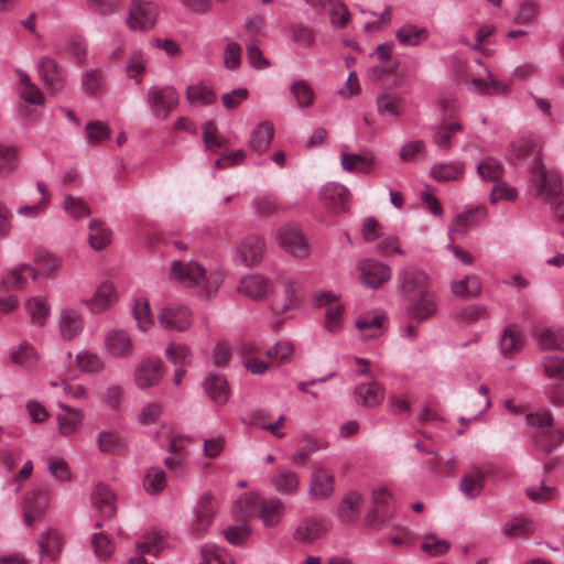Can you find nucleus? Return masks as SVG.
<instances>
[{"mask_svg": "<svg viewBox=\"0 0 564 564\" xmlns=\"http://www.w3.org/2000/svg\"><path fill=\"white\" fill-rule=\"evenodd\" d=\"M403 101L400 97L392 94H382L377 97V107L380 115H391L399 117L402 113Z\"/></svg>", "mask_w": 564, "mask_h": 564, "instance_id": "47", "label": "nucleus"}, {"mask_svg": "<svg viewBox=\"0 0 564 564\" xmlns=\"http://www.w3.org/2000/svg\"><path fill=\"white\" fill-rule=\"evenodd\" d=\"M26 310L33 324L43 326L50 314V307L45 300L32 297L26 302Z\"/></svg>", "mask_w": 564, "mask_h": 564, "instance_id": "50", "label": "nucleus"}, {"mask_svg": "<svg viewBox=\"0 0 564 564\" xmlns=\"http://www.w3.org/2000/svg\"><path fill=\"white\" fill-rule=\"evenodd\" d=\"M58 406L63 412L57 414L58 432L63 436H70L77 432L83 424L84 414L82 410L70 408L64 403Z\"/></svg>", "mask_w": 564, "mask_h": 564, "instance_id": "22", "label": "nucleus"}, {"mask_svg": "<svg viewBox=\"0 0 564 564\" xmlns=\"http://www.w3.org/2000/svg\"><path fill=\"white\" fill-rule=\"evenodd\" d=\"M300 284L293 279H285L283 281V293H284V304L282 307L283 312H288L289 310L297 306L300 304L299 299Z\"/></svg>", "mask_w": 564, "mask_h": 564, "instance_id": "60", "label": "nucleus"}, {"mask_svg": "<svg viewBox=\"0 0 564 564\" xmlns=\"http://www.w3.org/2000/svg\"><path fill=\"white\" fill-rule=\"evenodd\" d=\"M158 15L159 10L155 3L145 0H132L127 24L132 31L144 32L155 25Z\"/></svg>", "mask_w": 564, "mask_h": 564, "instance_id": "5", "label": "nucleus"}, {"mask_svg": "<svg viewBox=\"0 0 564 564\" xmlns=\"http://www.w3.org/2000/svg\"><path fill=\"white\" fill-rule=\"evenodd\" d=\"M480 282L476 275H467L459 281H455L451 285L454 295L462 297H475L480 293Z\"/></svg>", "mask_w": 564, "mask_h": 564, "instance_id": "40", "label": "nucleus"}, {"mask_svg": "<svg viewBox=\"0 0 564 564\" xmlns=\"http://www.w3.org/2000/svg\"><path fill=\"white\" fill-rule=\"evenodd\" d=\"M416 296L417 299L408 306L409 316L417 322L431 318L437 310L433 294L427 291Z\"/></svg>", "mask_w": 564, "mask_h": 564, "instance_id": "24", "label": "nucleus"}, {"mask_svg": "<svg viewBox=\"0 0 564 564\" xmlns=\"http://www.w3.org/2000/svg\"><path fill=\"white\" fill-rule=\"evenodd\" d=\"M237 254L246 267L256 265L263 258L264 242L260 237L250 235L241 241Z\"/></svg>", "mask_w": 564, "mask_h": 564, "instance_id": "19", "label": "nucleus"}, {"mask_svg": "<svg viewBox=\"0 0 564 564\" xmlns=\"http://www.w3.org/2000/svg\"><path fill=\"white\" fill-rule=\"evenodd\" d=\"M165 355L174 365L188 366L192 362V351L188 346L183 344L171 343Z\"/></svg>", "mask_w": 564, "mask_h": 564, "instance_id": "52", "label": "nucleus"}, {"mask_svg": "<svg viewBox=\"0 0 564 564\" xmlns=\"http://www.w3.org/2000/svg\"><path fill=\"white\" fill-rule=\"evenodd\" d=\"M161 535L156 532L147 533L143 541L135 544L137 554L158 556L161 551Z\"/></svg>", "mask_w": 564, "mask_h": 564, "instance_id": "54", "label": "nucleus"}, {"mask_svg": "<svg viewBox=\"0 0 564 564\" xmlns=\"http://www.w3.org/2000/svg\"><path fill=\"white\" fill-rule=\"evenodd\" d=\"M39 275L40 273L34 267L22 263L0 278V288L6 291L22 290L29 278L35 281Z\"/></svg>", "mask_w": 564, "mask_h": 564, "instance_id": "16", "label": "nucleus"}, {"mask_svg": "<svg viewBox=\"0 0 564 564\" xmlns=\"http://www.w3.org/2000/svg\"><path fill=\"white\" fill-rule=\"evenodd\" d=\"M362 505V497L356 491L347 492L339 506H338V518L343 523L356 522L359 518L360 509Z\"/></svg>", "mask_w": 564, "mask_h": 564, "instance_id": "26", "label": "nucleus"}, {"mask_svg": "<svg viewBox=\"0 0 564 564\" xmlns=\"http://www.w3.org/2000/svg\"><path fill=\"white\" fill-rule=\"evenodd\" d=\"M393 514L391 510L372 508L365 518V524L371 529L380 530L389 524Z\"/></svg>", "mask_w": 564, "mask_h": 564, "instance_id": "59", "label": "nucleus"}, {"mask_svg": "<svg viewBox=\"0 0 564 564\" xmlns=\"http://www.w3.org/2000/svg\"><path fill=\"white\" fill-rule=\"evenodd\" d=\"M531 187L533 195L549 203L555 217L564 221V193L562 192V180L560 173L546 170L542 158H535L531 169Z\"/></svg>", "mask_w": 564, "mask_h": 564, "instance_id": "1", "label": "nucleus"}, {"mask_svg": "<svg viewBox=\"0 0 564 564\" xmlns=\"http://www.w3.org/2000/svg\"><path fill=\"white\" fill-rule=\"evenodd\" d=\"M274 128L269 121L260 122L250 134L249 147L257 153H264L273 139Z\"/></svg>", "mask_w": 564, "mask_h": 564, "instance_id": "29", "label": "nucleus"}, {"mask_svg": "<svg viewBox=\"0 0 564 564\" xmlns=\"http://www.w3.org/2000/svg\"><path fill=\"white\" fill-rule=\"evenodd\" d=\"M327 531L324 521L319 518H304L294 531V539L303 543H312L323 536Z\"/></svg>", "mask_w": 564, "mask_h": 564, "instance_id": "21", "label": "nucleus"}, {"mask_svg": "<svg viewBox=\"0 0 564 564\" xmlns=\"http://www.w3.org/2000/svg\"><path fill=\"white\" fill-rule=\"evenodd\" d=\"M523 345L524 335L522 330L516 325L507 326L500 338L501 354L507 358H511L523 348Z\"/></svg>", "mask_w": 564, "mask_h": 564, "instance_id": "27", "label": "nucleus"}, {"mask_svg": "<svg viewBox=\"0 0 564 564\" xmlns=\"http://www.w3.org/2000/svg\"><path fill=\"white\" fill-rule=\"evenodd\" d=\"M163 375V361L159 358L142 360L134 372V381L141 389L156 384Z\"/></svg>", "mask_w": 564, "mask_h": 564, "instance_id": "15", "label": "nucleus"}, {"mask_svg": "<svg viewBox=\"0 0 564 564\" xmlns=\"http://www.w3.org/2000/svg\"><path fill=\"white\" fill-rule=\"evenodd\" d=\"M171 278L184 286L200 285L206 279L205 269L195 261L182 262L174 260L171 263Z\"/></svg>", "mask_w": 564, "mask_h": 564, "instance_id": "8", "label": "nucleus"}, {"mask_svg": "<svg viewBox=\"0 0 564 564\" xmlns=\"http://www.w3.org/2000/svg\"><path fill=\"white\" fill-rule=\"evenodd\" d=\"M315 303L317 306H327L325 327L330 333H336L341 325V316L344 306L338 302V297L333 292L322 291L315 294Z\"/></svg>", "mask_w": 564, "mask_h": 564, "instance_id": "9", "label": "nucleus"}, {"mask_svg": "<svg viewBox=\"0 0 564 564\" xmlns=\"http://www.w3.org/2000/svg\"><path fill=\"white\" fill-rule=\"evenodd\" d=\"M204 389L209 399L217 404H225L229 399V386L221 375L209 373L204 380Z\"/></svg>", "mask_w": 564, "mask_h": 564, "instance_id": "25", "label": "nucleus"}, {"mask_svg": "<svg viewBox=\"0 0 564 564\" xmlns=\"http://www.w3.org/2000/svg\"><path fill=\"white\" fill-rule=\"evenodd\" d=\"M335 490V476L332 470L316 466L313 467L308 494L314 500L326 499Z\"/></svg>", "mask_w": 564, "mask_h": 564, "instance_id": "11", "label": "nucleus"}, {"mask_svg": "<svg viewBox=\"0 0 564 564\" xmlns=\"http://www.w3.org/2000/svg\"><path fill=\"white\" fill-rule=\"evenodd\" d=\"M217 513V501L210 491L203 492L193 507L189 530L193 535L204 534L212 525Z\"/></svg>", "mask_w": 564, "mask_h": 564, "instance_id": "3", "label": "nucleus"}, {"mask_svg": "<svg viewBox=\"0 0 564 564\" xmlns=\"http://www.w3.org/2000/svg\"><path fill=\"white\" fill-rule=\"evenodd\" d=\"M540 346L544 349L564 350V327L545 328L539 336Z\"/></svg>", "mask_w": 564, "mask_h": 564, "instance_id": "44", "label": "nucleus"}, {"mask_svg": "<svg viewBox=\"0 0 564 564\" xmlns=\"http://www.w3.org/2000/svg\"><path fill=\"white\" fill-rule=\"evenodd\" d=\"M105 345L115 357H126L131 352V339L124 330H110L105 338Z\"/></svg>", "mask_w": 564, "mask_h": 564, "instance_id": "30", "label": "nucleus"}, {"mask_svg": "<svg viewBox=\"0 0 564 564\" xmlns=\"http://www.w3.org/2000/svg\"><path fill=\"white\" fill-rule=\"evenodd\" d=\"M274 290L273 282L259 273L248 274L240 280L238 292L252 300H261L270 295Z\"/></svg>", "mask_w": 564, "mask_h": 564, "instance_id": "12", "label": "nucleus"}, {"mask_svg": "<svg viewBox=\"0 0 564 564\" xmlns=\"http://www.w3.org/2000/svg\"><path fill=\"white\" fill-rule=\"evenodd\" d=\"M280 246L291 256L305 258L310 247L302 232L295 227H285L278 235Z\"/></svg>", "mask_w": 564, "mask_h": 564, "instance_id": "14", "label": "nucleus"}, {"mask_svg": "<svg viewBox=\"0 0 564 564\" xmlns=\"http://www.w3.org/2000/svg\"><path fill=\"white\" fill-rule=\"evenodd\" d=\"M84 328L82 315L73 308H64L59 313L58 329L63 339L72 340L78 336Z\"/></svg>", "mask_w": 564, "mask_h": 564, "instance_id": "20", "label": "nucleus"}, {"mask_svg": "<svg viewBox=\"0 0 564 564\" xmlns=\"http://www.w3.org/2000/svg\"><path fill=\"white\" fill-rule=\"evenodd\" d=\"M229 560L227 552L215 545H205L202 547L200 564H228Z\"/></svg>", "mask_w": 564, "mask_h": 564, "instance_id": "63", "label": "nucleus"}, {"mask_svg": "<svg viewBox=\"0 0 564 564\" xmlns=\"http://www.w3.org/2000/svg\"><path fill=\"white\" fill-rule=\"evenodd\" d=\"M37 543L41 554L54 560L62 550L63 539L57 531L48 529L41 534Z\"/></svg>", "mask_w": 564, "mask_h": 564, "instance_id": "37", "label": "nucleus"}, {"mask_svg": "<svg viewBox=\"0 0 564 564\" xmlns=\"http://www.w3.org/2000/svg\"><path fill=\"white\" fill-rule=\"evenodd\" d=\"M34 262L43 269L48 276H55L61 268V259L46 250H37L34 253Z\"/></svg>", "mask_w": 564, "mask_h": 564, "instance_id": "46", "label": "nucleus"}, {"mask_svg": "<svg viewBox=\"0 0 564 564\" xmlns=\"http://www.w3.org/2000/svg\"><path fill=\"white\" fill-rule=\"evenodd\" d=\"M360 279L362 283L371 289L379 288L391 279L389 265L373 259H366L359 263Z\"/></svg>", "mask_w": 564, "mask_h": 564, "instance_id": "10", "label": "nucleus"}, {"mask_svg": "<svg viewBox=\"0 0 564 564\" xmlns=\"http://www.w3.org/2000/svg\"><path fill=\"white\" fill-rule=\"evenodd\" d=\"M48 509V492L36 490L24 498L23 517L25 523L31 527L39 521Z\"/></svg>", "mask_w": 564, "mask_h": 564, "instance_id": "17", "label": "nucleus"}, {"mask_svg": "<svg viewBox=\"0 0 564 564\" xmlns=\"http://www.w3.org/2000/svg\"><path fill=\"white\" fill-rule=\"evenodd\" d=\"M63 208L69 217L76 220L90 214L88 205L82 198L73 195H67L65 197Z\"/></svg>", "mask_w": 564, "mask_h": 564, "instance_id": "53", "label": "nucleus"}, {"mask_svg": "<svg viewBox=\"0 0 564 564\" xmlns=\"http://www.w3.org/2000/svg\"><path fill=\"white\" fill-rule=\"evenodd\" d=\"M543 369L549 378L564 381V358L546 356L542 360Z\"/></svg>", "mask_w": 564, "mask_h": 564, "instance_id": "61", "label": "nucleus"}, {"mask_svg": "<svg viewBox=\"0 0 564 564\" xmlns=\"http://www.w3.org/2000/svg\"><path fill=\"white\" fill-rule=\"evenodd\" d=\"M484 216L485 213L482 210H468L456 215L453 219L451 231L454 234L464 232L470 227L478 225Z\"/></svg>", "mask_w": 564, "mask_h": 564, "instance_id": "43", "label": "nucleus"}, {"mask_svg": "<svg viewBox=\"0 0 564 564\" xmlns=\"http://www.w3.org/2000/svg\"><path fill=\"white\" fill-rule=\"evenodd\" d=\"M321 194L323 199L332 207L341 212L347 210L350 192L346 186L337 183H328L323 187Z\"/></svg>", "mask_w": 564, "mask_h": 564, "instance_id": "28", "label": "nucleus"}, {"mask_svg": "<svg viewBox=\"0 0 564 564\" xmlns=\"http://www.w3.org/2000/svg\"><path fill=\"white\" fill-rule=\"evenodd\" d=\"M104 86L105 76L100 69H90L83 75L82 87L86 94L97 95Z\"/></svg>", "mask_w": 564, "mask_h": 564, "instance_id": "51", "label": "nucleus"}, {"mask_svg": "<svg viewBox=\"0 0 564 564\" xmlns=\"http://www.w3.org/2000/svg\"><path fill=\"white\" fill-rule=\"evenodd\" d=\"M133 316L138 321L140 329L145 330L153 324L150 305L147 300H137L133 307Z\"/></svg>", "mask_w": 564, "mask_h": 564, "instance_id": "64", "label": "nucleus"}, {"mask_svg": "<svg viewBox=\"0 0 564 564\" xmlns=\"http://www.w3.org/2000/svg\"><path fill=\"white\" fill-rule=\"evenodd\" d=\"M274 489L281 494H293L300 485L299 476L289 468H278L271 477Z\"/></svg>", "mask_w": 564, "mask_h": 564, "instance_id": "33", "label": "nucleus"}, {"mask_svg": "<svg viewBox=\"0 0 564 564\" xmlns=\"http://www.w3.org/2000/svg\"><path fill=\"white\" fill-rule=\"evenodd\" d=\"M398 290L406 297L416 296L429 291L430 278L420 269L404 268L397 275Z\"/></svg>", "mask_w": 564, "mask_h": 564, "instance_id": "7", "label": "nucleus"}, {"mask_svg": "<svg viewBox=\"0 0 564 564\" xmlns=\"http://www.w3.org/2000/svg\"><path fill=\"white\" fill-rule=\"evenodd\" d=\"M112 231L98 219H93L89 223V245L95 250L105 249L111 241Z\"/></svg>", "mask_w": 564, "mask_h": 564, "instance_id": "36", "label": "nucleus"}, {"mask_svg": "<svg viewBox=\"0 0 564 564\" xmlns=\"http://www.w3.org/2000/svg\"><path fill=\"white\" fill-rule=\"evenodd\" d=\"M99 449L104 453H116L123 448V442L116 432L104 431L98 436Z\"/></svg>", "mask_w": 564, "mask_h": 564, "instance_id": "58", "label": "nucleus"}, {"mask_svg": "<svg viewBox=\"0 0 564 564\" xmlns=\"http://www.w3.org/2000/svg\"><path fill=\"white\" fill-rule=\"evenodd\" d=\"M39 72L45 87L50 91L57 93L64 88L66 83L65 72L52 57L44 56L41 58Z\"/></svg>", "mask_w": 564, "mask_h": 564, "instance_id": "13", "label": "nucleus"}, {"mask_svg": "<svg viewBox=\"0 0 564 564\" xmlns=\"http://www.w3.org/2000/svg\"><path fill=\"white\" fill-rule=\"evenodd\" d=\"M357 404L366 408H376L384 400V389L375 379L370 382L358 383L354 390Z\"/></svg>", "mask_w": 564, "mask_h": 564, "instance_id": "18", "label": "nucleus"}, {"mask_svg": "<svg viewBox=\"0 0 564 564\" xmlns=\"http://www.w3.org/2000/svg\"><path fill=\"white\" fill-rule=\"evenodd\" d=\"M485 486V475L478 467H473L460 480L462 492L469 498L477 497Z\"/></svg>", "mask_w": 564, "mask_h": 564, "instance_id": "35", "label": "nucleus"}, {"mask_svg": "<svg viewBox=\"0 0 564 564\" xmlns=\"http://www.w3.org/2000/svg\"><path fill=\"white\" fill-rule=\"evenodd\" d=\"M460 130L462 126L458 122L441 123L434 130L433 140L440 149L448 151L452 147L453 134Z\"/></svg>", "mask_w": 564, "mask_h": 564, "instance_id": "42", "label": "nucleus"}, {"mask_svg": "<svg viewBox=\"0 0 564 564\" xmlns=\"http://www.w3.org/2000/svg\"><path fill=\"white\" fill-rule=\"evenodd\" d=\"M117 301L115 286L109 282H104L96 290L94 296L85 301L93 312H102L109 308Z\"/></svg>", "mask_w": 564, "mask_h": 564, "instance_id": "31", "label": "nucleus"}, {"mask_svg": "<svg viewBox=\"0 0 564 564\" xmlns=\"http://www.w3.org/2000/svg\"><path fill=\"white\" fill-rule=\"evenodd\" d=\"M186 99L189 104L203 106L213 105L216 101V94L205 84L198 83L186 88Z\"/></svg>", "mask_w": 564, "mask_h": 564, "instance_id": "39", "label": "nucleus"}, {"mask_svg": "<svg viewBox=\"0 0 564 564\" xmlns=\"http://www.w3.org/2000/svg\"><path fill=\"white\" fill-rule=\"evenodd\" d=\"M12 361L23 367H32L37 360V352L28 341L20 344L19 349L12 352Z\"/></svg>", "mask_w": 564, "mask_h": 564, "instance_id": "56", "label": "nucleus"}, {"mask_svg": "<svg viewBox=\"0 0 564 564\" xmlns=\"http://www.w3.org/2000/svg\"><path fill=\"white\" fill-rule=\"evenodd\" d=\"M477 173L482 180L495 182L502 176L503 166L498 160L487 158L477 165Z\"/></svg>", "mask_w": 564, "mask_h": 564, "instance_id": "49", "label": "nucleus"}, {"mask_svg": "<svg viewBox=\"0 0 564 564\" xmlns=\"http://www.w3.org/2000/svg\"><path fill=\"white\" fill-rule=\"evenodd\" d=\"M290 93L300 108H308L314 102V93L311 86L303 79L293 82L290 86Z\"/></svg>", "mask_w": 564, "mask_h": 564, "instance_id": "45", "label": "nucleus"}, {"mask_svg": "<svg viewBox=\"0 0 564 564\" xmlns=\"http://www.w3.org/2000/svg\"><path fill=\"white\" fill-rule=\"evenodd\" d=\"M356 327L361 332L364 339L378 338L383 334V317L364 316L356 321Z\"/></svg>", "mask_w": 564, "mask_h": 564, "instance_id": "38", "label": "nucleus"}, {"mask_svg": "<svg viewBox=\"0 0 564 564\" xmlns=\"http://www.w3.org/2000/svg\"><path fill=\"white\" fill-rule=\"evenodd\" d=\"M527 424L535 429V444L545 454L552 453L563 441V433L554 431L551 414H528Z\"/></svg>", "mask_w": 564, "mask_h": 564, "instance_id": "2", "label": "nucleus"}, {"mask_svg": "<svg viewBox=\"0 0 564 564\" xmlns=\"http://www.w3.org/2000/svg\"><path fill=\"white\" fill-rule=\"evenodd\" d=\"M158 321L162 328L170 332H185L193 324L191 310L176 303L162 307L158 315Z\"/></svg>", "mask_w": 564, "mask_h": 564, "instance_id": "6", "label": "nucleus"}, {"mask_svg": "<svg viewBox=\"0 0 564 564\" xmlns=\"http://www.w3.org/2000/svg\"><path fill=\"white\" fill-rule=\"evenodd\" d=\"M91 502L94 508L105 518H111L116 513L115 494L102 482L95 487L91 494Z\"/></svg>", "mask_w": 564, "mask_h": 564, "instance_id": "23", "label": "nucleus"}, {"mask_svg": "<svg viewBox=\"0 0 564 564\" xmlns=\"http://www.w3.org/2000/svg\"><path fill=\"white\" fill-rule=\"evenodd\" d=\"M397 40L403 45L415 46L427 37V31L413 24H405L395 33Z\"/></svg>", "mask_w": 564, "mask_h": 564, "instance_id": "41", "label": "nucleus"}, {"mask_svg": "<svg viewBox=\"0 0 564 564\" xmlns=\"http://www.w3.org/2000/svg\"><path fill=\"white\" fill-rule=\"evenodd\" d=\"M261 500L252 494L242 495L235 503L234 513L236 517L247 519L259 509Z\"/></svg>", "mask_w": 564, "mask_h": 564, "instance_id": "48", "label": "nucleus"}, {"mask_svg": "<svg viewBox=\"0 0 564 564\" xmlns=\"http://www.w3.org/2000/svg\"><path fill=\"white\" fill-rule=\"evenodd\" d=\"M216 124L213 120H208L203 124V141L207 150L216 151L223 148L226 143L225 139H220L216 134Z\"/></svg>", "mask_w": 564, "mask_h": 564, "instance_id": "62", "label": "nucleus"}, {"mask_svg": "<svg viewBox=\"0 0 564 564\" xmlns=\"http://www.w3.org/2000/svg\"><path fill=\"white\" fill-rule=\"evenodd\" d=\"M166 486L165 473L161 469H151L144 477L143 487L147 492L156 495Z\"/></svg>", "mask_w": 564, "mask_h": 564, "instance_id": "55", "label": "nucleus"}, {"mask_svg": "<svg viewBox=\"0 0 564 564\" xmlns=\"http://www.w3.org/2000/svg\"><path fill=\"white\" fill-rule=\"evenodd\" d=\"M178 101L180 96L171 86L151 87L148 90L147 102L156 119L165 120L177 107Z\"/></svg>", "mask_w": 564, "mask_h": 564, "instance_id": "4", "label": "nucleus"}, {"mask_svg": "<svg viewBox=\"0 0 564 564\" xmlns=\"http://www.w3.org/2000/svg\"><path fill=\"white\" fill-rule=\"evenodd\" d=\"M463 174L464 165L458 161L435 164L431 169V175L437 182L458 181Z\"/></svg>", "mask_w": 564, "mask_h": 564, "instance_id": "34", "label": "nucleus"}, {"mask_svg": "<svg viewBox=\"0 0 564 564\" xmlns=\"http://www.w3.org/2000/svg\"><path fill=\"white\" fill-rule=\"evenodd\" d=\"M532 531V523L524 518H514L513 520L505 523L502 532L506 536L520 538L529 534Z\"/></svg>", "mask_w": 564, "mask_h": 564, "instance_id": "57", "label": "nucleus"}, {"mask_svg": "<svg viewBox=\"0 0 564 564\" xmlns=\"http://www.w3.org/2000/svg\"><path fill=\"white\" fill-rule=\"evenodd\" d=\"M284 505L278 498L261 500L259 506V518L265 528L276 527L282 518Z\"/></svg>", "mask_w": 564, "mask_h": 564, "instance_id": "32", "label": "nucleus"}]
</instances>
